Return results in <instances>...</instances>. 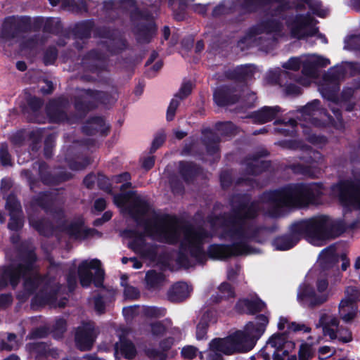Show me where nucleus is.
<instances>
[{"label": "nucleus", "instance_id": "obj_40", "mask_svg": "<svg viewBox=\"0 0 360 360\" xmlns=\"http://www.w3.org/2000/svg\"><path fill=\"white\" fill-rule=\"evenodd\" d=\"M34 350L37 352H42L47 356H52L56 358L58 356V351L56 349L47 348V346L44 343H37L34 346Z\"/></svg>", "mask_w": 360, "mask_h": 360}, {"label": "nucleus", "instance_id": "obj_60", "mask_svg": "<svg viewBox=\"0 0 360 360\" xmlns=\"http://www.w3.org/2000/svg\"><path fill=\"white\" fill-rule=\"evenodd\" d=\"M285 91L288 95H297L300 93V88L294 84H289L285 86Z\"/></svg>", "mask_w": 360, "mask_h": 360}, {"label": "nucleus", "instance_id": "obj_32", "mask_svg": "<svg viewBox=\"0 0 360 360\" xmlns=\"http://www.w3.org/2000/svg\"><path fill=\"white\" fill-rule=\"evenodd\" d=\"M341 301L338 305V313L341 319L345 323L352 322L357 314V307L353 305L344 304L341 307Z\"/></svg>", "mask_w": 360, "mask_h": 360}, {"label": "nucleus", "instance_id": "obj_30", "mask_svg": "<svg viewBox=\"0 0 360 360\" xmlns=\"http://www.w3.org/2000/svg\"><path fill=\"white\" fill-rule=\"evenodd\" d=\"M341 305L360 302V287L349 285L345 288L344 297L340 300Z\"/></svg>", "mask_w": 360, "mask_h": 360}, {"label": "nucleus", "instance_id": "obj_39", "mask_svg": "<svg viewBox=\"0 0 360 360\" xmlns=\"http://www.w3.org/2000/svg\"><path fill=\"white\" fill-rule=\"evenodd\" d=\"M155 31L156 28L155 25L153 22H150L147 26L139 31V39L140 41H146L155 34Z\"/></svg>", "mask_w": 360, "mask_h": 360}, {"label": "nucleus", "instance_id": "obj_48", "mask_svg": "<svg viewBox=\"0 0 360 360\" xmlns=\"http://www.w3.org/2000/svg\"><path fill=\"white\" fill-rule=\"evenodd\" d=\"M269 76H271V79L272 82L282 84V77L287 75L286 71H282L280 68H276L269 72Z\"/></svg>", "mask_w": 360, "mask_h": 360}, {"label": "nucleus", "instance_id": "obj_56", "mask_svg": "<svg viewBox=\"0 0 360 360\" xmlns=\"http://www.w3.org/2000/svg\"><path fill=\"white\" fill-rule=\"evenodd\" d=\"M231 2L228 1L226 2H224L223 4L219 5L217 6L214 11L213 14L214 15L226 13L227 12V9H231Z\"/></svg>", "mask_w": 360, "mask_h": 360}, {"label": "nucleus", "instance_id": "obj_24", "mask_svg": "<svg viewBox=\"0 0 360 360\" xmlns=\"http://www.w3.org/2000/svg\"><path fill=\"white\" fill-rule=\"evenodd\" d=\"M67 234L74 239H84L89 236H91L94 231L87 230L83 226L82 219H79L75 222L71 223L65 229Z\"/></svg>", "mask_w": 360, "mask_h": 360}, {"label": "nucleus", "instance_id": "obj_61", "mask_svg": "<svg viewBox=\"0 0 360 360\" xmlns=\"http://www.w3.org/2000/svg\"><path fill=\"white\" fill-rule=\"evenodd\" d=\"M30 224L35 228L39 233L41 234H46V232L44 230V221H35L33 217L30 218Z\"/></svg>", "mask_w": 360, "mask_h": 360}, {"label": "nucleus", "instance_id": "obj_19", "mask_svg": "<svg viewBox=\"0 0 360 360\" xmlns=\"http://www.w3.org/2000/svg\"><path fill=\"white\" fill-rule=\"evenodd\" d=\"M6 208L9 211L11 219L8 228L18 230L22 226V210L20 202L14 196H9L6 201Z\"/></svg>", "mask_w": 360, "mask_h": 360}, {"label": "nucleus", "instance_id": "obj_45", "mask_svg": "<svg viewBox=\"0 0 360 360\" xmlns=\"http://www.w3.org/2000/svg\"><path fill=\"white\" fill-rule=\"evenodd\" d=\"M8 342L2 344V349L7 350H12L17 349L19 347V342L17 340L15 335L8 334L7 338Z\"/></svg>", "mask_w": 360, "mask_h": 360}, {"label": "nucleus", "instance_id": "obj_46", "mask_svg": "<svg viewBox=\"0 0 360 360\" xmlns=\"http://www.w3.org/2000/svg\"><path fill=\"white\" fill-rule=\"evenodd\" d=\"M0 165L4 166L11 165V158L8 153V147L6 144H1L0 147Z\"/></svg>", "mask_w": 360, "mask_h": 360}, {"label": "nucleus", "instance_id": "obj_31", "mask_svg": "<svg viewBox=\"0 0 360 360\" xmlns=\"http://www.w3.org/2000/svg\"><path fill=\"white\" fill-rule=\"evenodd\" d=\"M338 261L337 255L334 247H329L320 253L318 262L323 268H329L331 264Z\"/></svg>", "mask_w": 360, "mask_h": 360}, {"label": "nucleus", "instance_id": "obj_13", "mask_svg": "<svg viewBox=\"0 0 360 360\" xmlns=\"http://www.w3.org/2000/svg\"><path fill=\"white\" fill-rule=\"evenodd\" d=\"M316 21L309 15H297L288 22V27L292 37L300 39L316 36L323 44L327 43L326 38L318 33Z\"/></svg>", "mask_w": 360, "mask_h": 360}, {"label": "nucleus", "instance_id": "obj_43", "mask_svg": "<svg viewBox=\"0 0 360 360\" xmlns=\"http://www.w3.org/2000/svg\"><path fill=\"white\" fill-rule=\"evenodd\" d=\"M141 307L130 306L123 308L122 313L127 320H130L136 316H141L139 311Z\"/></svg>", "mask_w": 360, "mask_h": 360}, {"label": "nucleus", "instance_id": "obj_1", "mask_svg": "<svg viewBox=\"0 0 360 360\" xmlns=\"http://www.w3.org/2000/svg\"><path fill=\"white\" fill-rule=\"evenodd\" d=\"M115 204L123 213L129 214L144 229L145 233L129 231V247L144 258L153 260L156 246L146 242V235L152 239L168 243L180 241L178 262L188 268L206 259L203 245L211 234L202 228L181 225L169 216H160L152 210L146 200L134 192L121 193L114 196Z\"/></svg>", "mask_w": 360, "mask_h": 360}, {"label": "nucleus", "instance_id": "obj_28", "mask_svg": "<svg viewBox=\"0 0 360 360\" xmlns=\"http://www.w3.org/2000/svg\"><path fill=\"white\" fill-rule=\"evenodd\" d=\"M44 132V131L41 129H37L29 133L26 131H18L12 136L11 141L15 145H20L22 143L25 137L29 135L30 139L37 142L41 139Z\"/></svg>", "mask_w": 360, "mask_h": 360}, {"label": "nucleus", "instance_id": "obj_7", "mask_svg": "<svg viewBox=\"0 0 360 360\" xmlns=\"http://www.w3.org/2000/svg\"><path fill=\"white\" fill-rule=\"evenodd\" d=\"M330 64L329 59L316 54H306L299 57H292L283 63L285 70L297 71L302 67V76L297 80L302 86H308L317 76V68L326 67Z\"/></svg>", "mask_w": 360, "mask_h": 360}, {"label": "nucleus", "instance_id": "obj_49", "mask_svg": "<svg viewBox=\"0 0 360 360\" xmlns=\"http://www.w3.org/2000/svg\"><path fill=\"white\" fill-rule=\"evenodd\" d=\"M335 353V349L328 346H323L319 349L318 354L320 359H326Z\"/></svg>", "mask_w": 360, "mask_h": 360}, {"label": "nucleus", "instance_id": "obj_22", "mask_svg": "<svg viewBox=\"0 0 360 360\" xmlns=\"http://www.w3.org/2000/svg\"><path fill=\"white\" fill-rule=\"evenodd\" d=\"M192 291L191 286L184 282L174 284L167 292V298L174 302H181L187 298Z\"/></svg>", "mask_w": 360, "mask_h": 360}, {"label": "nucleus", "instance_id": "obj_25", "mask_svg": "<svg viewBox=\"0 0 360 360\" xmlns=\"http://www.w3.org/2000/svg\"><path fill=\"white\" fill-rule=\"evenodd\" d=\"M279 112L278 106L264 107L254 114L253 118L255 122L263 124L271 121Z\"/></svg>", "mask_w": 360, "mask_h": 360}, {"label": "nucleus", "instance_id": "obj_6", "mask_svg": "<svg viewBox=\"0 0 360 360\" xmlns=\"http://www.w3.org/2000/svg\"><path fill=\"white\" fill-rule=\"evenodd\" d=\"M316 269L311 270L306 281L298 290L297 300L305 307H314L326 302L330 297L329 284L324 275H318Z\"/></svg>", "mask_w": 360, "mask_h": 360}, {"label": "nucleus", "instance_id": "obj_55", "mask_svg": "<svg viewBox=\"0 0 360 360\" xmlns=\"http://www.w3.org/2000/svg\"><path fill=\"white\" fill-rule=\"evenodd\" d=\"M165 135L164 134H160L157 135L153 143L151 146V152H155L158 148H159L165 142Z\"/></svg>", "mask_w": 360, "mask_h": 360}, {"label": "nucleus", "instance_id": "obj_53", "mask_svg": "<svg viewBox=\"0 0 360 360\" xmlns=\"http://www.w3.org/2000/svg\"><path fill=\"white\" fill-rule=\"evenodd\" d=\"M66 323L63 319H60L56 321L54 325V336L56 338H59L60 334L63 333L65 330Z\"/></svg>", "mask_w": 360, "mask_h": 360}, {"label": "nucleus", "instance_id": "obj_4", "mask_svg": "<svg viewBox=\"0 0 360 360\" xmlns=\"http://www.w3.org/2000/svg\"><path fill=\"white\" fill-rule=\"evenodd\" d=\"M333 223L325 216L316 217L298 221L292 225L288 235L276 238L272 245L276 250H287L295 246L302 236L314 245H323L327 240L333 238L331 232Z\"/></svg>", "mask_w": 360, "mask_h": 360}, {"label": "nucleus", "instance_id": "obj_63", "mask_svg": "<svg viewBox=\"0 0 360 360\" xmlns=\"http://www.w3.org/2000/svg\"><path fill=\"white\" fill-rule=\"evenodd\" d=\"M308 140L314 144H322L326 142V139L323 136H317L314 134L308 135Z\"/></svg>", "mask_w": 360, "mask_h": 360}, {"label": "nucleus", "instance_id": "obj_64", "mask_svg": "<svg viewBox=\"0 0 360 360\" xmlns=\"http://www.w3.org/2000/svg\"><path fill=\"white\" fill-rule=\"evenodd\" d=\"M105 206H106L105 200L103 198L97 199L95 201L94 208L99 212L103 211L105 208Z\"/></svg>", "mask_w": 360, "mask_h": 360}, {"label": "nucleus", "instance_id": "obj_21", "mask_svg": "<svg viewBox=\"0 0 360 360\" xmlns=\"http://www.w3.org/2000/svg\"><path fill=\"white\" fill-rule=\"evenodd\" d=\"M264 307V302L257 296L251 297L250 299H240L236 305V309L238 312L247 314H253L262 310Z\"/></svg>", "mask_w": 360, "mask_h": 360}, {"label": "nucleus", "instance_id": "obj_57", "mask_svg": "<svg viewBox=\"0 0 360 360\" xmlns=\"http://www.w3.org/2000/svg\"><path fill=\"white\" fill-rule=\"evenodd\" d=\"M124 295L127 299H135L139 295V291L132 286H126L124 290Z\"/></svg>", "mask_w": 360, "mask_h": 360}, {"label": "nucleus", "instance_id": "obj_16", "mask_svg": "<svg viewBox=\"0 0 360 360\" xmlns=\"http://www.w3.org/2000/svg\"><path fill=\"white\" fill-rule=\"evenodd\" d=\"M320 101L314 100L309 103L301 110V117L307 122L314 126L320 127L322 124H332L333 120L323 109L319 108Z\"/></svg>", "mask_w": 360, "mask_h": 360}, {"label": "nucleus", "instance_id": "obj_9", "mask_svg": "<svg viewBox=\"0 0 360 360\" xmlns=\"http://www.w3.org/2000/svg\"><path fill=\"white\" fill-rule=\"evenodd\" d=\"M354 65L351 63H345L342 65L335 66L328 72L323 83L319 86V91L322 96L335 103H342L349 99L354 94V89L347 87L342 91V98L339 99L336 96L338 89V84L344 78L345 73L348 70L352 71Z\"/></svg>", "mask_w": 360, "mask_h": 360}, {"label": "nucleus", "instance_id": "obj_58", "mask_svg": "<svg viewBox=\"0 0 360 360\" xmlns=\"http://www.w3.org/2000/svg\"><path fill=\"white\" fill-rule=\"evenodd\" d=\"M297 148H300L302 150V149L306 151V153L309 155V157H303V158H305V159L309 158L310 160H315L320 156L319 153L312 150L309 147H305L302 145H300V143H299V146H297Z\"/></svg>", "mask_w": 360, "mask_h": 360}, {"label": "nucleus", "instance_id": "obj_12", "mask_svg": "<svg viewBox=\"0 0 360 360\" xmlns=\"http://www.w3.org/2000/svg\"><path fill=\"white\" fill-rule=\"evenodd\" d=\"M339 319L327 310H322L319 314L317 328H322L325 336L330 340H338L343 342H349L352 340V333L347 328L339 326Z\"/></svg>", "mask_w": 360, "mask_h": 360}, {"label": "nucleus", "instance_id": "obj_36", "mask_svg": "<svg viewBox=\"0 0 360 360\" xmlns=\"http://www.w3.org/2000/svg\"><path fill=\"white\" fill-rule=\"evenodd\" d=\"M248 169L252 174L260 172L268 167L269 164L259 158H254L245 163Z\"/></svg>", "mask_w": 360, "mask_h": 360}, {"label": "nucleus", "instance_id": "obj_3", "mask_svg": "<svg viewBox=\"0 0 360 360\" xmlns=\"http://www.w3.org/2000/svg\"><path fill=\"white\" fill-rule=\"evenodd\" d=\"M269 323L266 315H259L248 323L243 330H236L224 338L212 340L205 352L206 360H224L222 355L245 353L255 346Z\"/></svg>", "mask_w": 360, "mask_h": 360}, {"label": "nucleus", "instance_id": "obj_17", "mask_svg": "<svg viewBox=\"0 0 360 360\" xmlns=\"http://www.w3.org/2000/svg\"><path fill=\"white\" fill-rule=\"evenodd\" d=\"M91 270H94L96 276L95 285L98 286L103 277V271L101 268V262L96 259L83 261L78 267V274L80 283L83 287H87L92 281Z\"/></svg>", "mask_w": 360, "mask_h": 360}, {"label": "nucleus", "instance_id": "obj_11", "mask_svg": "<svg viewBox=\"0 0 360 360\" xmlns=\"http://www.w3.org/2000/svg\"><path fill=\"white\" fill-rule=\"evenodd\" d=\"M35 257L30 255V260L25 266H15L14 264L5 269L1 275L0 281V289L6 286L8 282L15 287L20 279L23 276L25 277V286L29 290L32 291L39 284L40 278L33 271V262Z\"/></svg>", "mask_w": 360, "mask_h": 360}, {"label": "nucleus", "instance_id": "obj_38", "mask_svg": "<svg viewBox=\"0 0 360 360\" xmlns=\"http://www.w3.org/2000/svg\"><path fill=\"white\" fill-rule=\"evenodd\" d=\"M307 4L312 12L318 16L324 17L328 13L327 8H323L319 0H307Z\"/></svg>", "mask_w": 360, "mask_h": 360}, {"label": "nucleus", "instance_id": "obj_18", "mask_svg": "<svg viewBox=\"0 0 360 360\" xmlns=\"http://www.w3.org/2000/svg\"><path fill=\"white\" fill-rule=\"evenodd\" d=\"M95 337L94 323L90 322L84 323L77 328L75 335L76 345L81 350H89L93 345Z\"/></svg>", "mask_w": 360, "mask_h": 360}, {"label": "nucleus", "instance_id": "obj_42", "mask_svg": "<svg viewBox=\"0 0 360 360\" xmlns=\"http://www.w3.org/2000/svg\"><path fill=\"white\" fill-rule=\"evenodd\" d=\"M345 49L348 50L360 49V36H350L345 41Z\"/></svg>", "mask_w": 360, "mask_h": 360}, {"label": "nucleus", "instance_id": "obj_10", "mask_svg": "<svg viewBox=\"0 0 360 360\" xmlns=\"http://www.w3.org/2000/svg\"><path fill=\"white\" fill-rule=\"evenodd\" d=\"M282 29L281 24L275 20L263 22L240 39L238 46L243 51L255 45L263 46V38L277 40L283 36Z\"/></svg>", "mask_w": 360, "mask_h": 360}, {"label": "nucleus", "instance_id": "obj_5", "mask_svg": "<svg viewBox=\"0 0 360 360\" xmlns=\"http://www.w3.org/2000/svg\"><path fill=\"white\" fill-rule=\"evenodd\" d=\"M323 193L319 184H296L279 191L265 193L262 198V207L266 205L272 210L271 215L279 214V208L302 207L319 203V197Z\"/></svg>", "mask_w": 360, "mask_h": 360}, {"label": "nucleus", "instance_id": "obj_26", "mask_svg": "<svg viewBox=\"0 0 360 360\" xmlns=\"http://www.w3.org/2000/svg\"><path fill=\"white\" fill-rule=\"evenodd\" d=\"M233 91L227 87H219L214 93V100L217 105L224 106L235 103Z\"/></svg>", "mask_w": 360, "mask_h": 360}, {"label": "nucleus", "instance_id": "obj_34", "mask_svg": "<svg viewBox=\"0 0 360 360\" xmlns=\"http://www.w3.org/2000/svg\"><path fill=\"white\" fill-rule=\"evenodd\" d=\"M139 311H141V316L148 318H159L165 315V309L163 308H158L156 307H141Z\"/></svg>", "mask_w": 360, "mask_h": 360}, {"label": "nucleus", "instance_id": "obj_14", "mask_svg": "<svg viewBox=\"0 0 360 360\" xmlns=\"http://www.w3.org/2000/svg\"><path fill=\"white\" fill-rule=\"evenodd\" d=\"M267 346L274 349V360H297L295 354H290L295 348L292 341L287 340L285 334L273 335L268 340Z\"/></svg>", "mask_w": 360, "mask_h": 360}, {"label": "nucleus", "instance_id": "obj_23", "mask_svg": "<svg viewBox=\"0 0 360 360\" xmlns=\"http://www.w3.org/2000/svg\"><path fill=\"white\" fill-rule=\"evenodd\" d=\"M217 321L215 311H209L203 314L200 322L196 327V338L198 340L206 338L207 328L210 324L216 323Z\"/></svg>", "mask_w": 360, "mask_h": 360}, {"label": "nucleus", "instance_id": "obj_59", "mask_svg": "<svg viewBox=\"0 0 360 360\" xmlns=\"http://www.w3.org/2000/svg\"><path fill=\"white\" fill-rule=\"evenodd\" d=\"M219 126V130L222 131V133L226 135L232 134L235 129L234 125L231 122L222 123Z\"/></svg>", "mask_w": 360, "mask_h": 360}, {"label": "nucleus", "instance_id": "obj_2", "mask_svg": "<svg viewBox=\"0 0 360 360\" xmlns=\"http://www.w3.org/2000/svg\"><path fill=\"white\" fill-rule=\"evenodd\" d=\"M258 202L241 204L233 210L231 217H210L208 224L221 240L229 241V245L214 244L209 247L208 255L214 259H224L231 256L255 253L249 243L256 234V229L250 221L257 214Z\"/></svg>", "mask_w": 360, "mask_h": 360}, {"label": "nucleus", "instance_id": "obj_52", "mask_svg": "<svg viewBox=\"0 0 360 360\" xmlns=\"http://www.w3.org/2000/svg\"><path fill=\"white\" fill-rule=\"evenodd\" d=\"M130 179V175L129 173H124L121 175L117 176L115 177V181L117 183H122L123 184L120 187V190L123 191L127 188H129L131 186V183L129 182Z\"/></svg>", "mask_w": 360, "mask_h": 360}, {"label": "nucleus", "instance_id": "obj_41", "mask_svg": "<svg viewBox=\"0 0 360 360\" xmlns=\"http://www.w3.org/2000/svg\"><path fill=\"white\" fill-rule=\"evenodd\" d=\"M313 354L311 346L307 343H302L299 349V360H309Z\"/></svg>", "mask_w": 360, "mask_h": 360}, {"label": "nucleus", "instance_id": "obj_47", "mask_svg": "<svg viewBox=\"0 0 360 360\" xmlns=\"http://www.w3.org/2000/svg\"><path fill=\"white\" fill-rule=\"evenodd\" d=\"M179 105V100L176 98L172 99L167 111V120L171 121L174 119L176 110Z\"/></svg>", "mask_w": 360, "mask_h": 360}, {"label": "nucleus", "instance_id": "obj_44", "mask_svg": "<svg viewBox=\"0 0 360 360\" xmlns=\"http://www.w3.org/2000/svg\"><path fill=\"white\" fill-rule=\"evenodd\" d=\"M254 69V67L252 65H245L237 68L236 72L239 77L245 79L250 77L253 75Z\"/></svg>", "mask_w": 360, "mask_h": 360}, {"label": "nucleus", "instance_id": "obj_27", "mask_svg": "<svg viewBox=\"0 0 360 360\" xmlns=\"http://www.w3.org/2000/svg\"><path fill=\"white\" fill-rule=\"evenodd\" d=\"M234 297L235 291L233 288L229 283L224 282L219 285L216 295H212V300L214 302L217 303L233 298Z\"/></svg>", "mask_w": 360, "mask_h": 360}, {"label": "nucleus", "instance_id": "obj_51", "mask_svg": "<svg viewBox=\"0 0 360 360\" xmlns=\"http://www.w3.org/2000/svg\"><path fill=\"white\" fill-rule=\"evenodd\" d=\"M192 90V84L191 82L184 83L179 89L178 94L174 98L182 99L188 96Z\"/></svg>", "mask_w": 360, "mask_h": 360}, {"label": "nucleus", "instance_id": "obj_62", "mask_svg": "<svg viewBox=\"0 0 360 360\" xmlns=\"http://www.w3.org/2000/svg\"><path fill=\"white\" fill-rule=\"evenodd\" d=\"M251 360H269V354L266 350L262 349L257 354L252 356Z\"/></svg>", "mask_w": 360, "mask_h": 360}, {"label": "nucleus", "instance_id": "obj_8", "mask_svg": "<svg viewBox=\"0 0 360 360\" xmlns=\"http://www.w3.org/2000/svg\"><path fill=\"white\" fill-rule=\"evenodd\" d=\"M24 18L9 16L4 19L0 27V42L8 46L18 44L22 49L34 47L38 39L35 35L22 33L20 29Z\"/></svg>", "mask_w": 360, "mask_h": 360}, {"label": "nucleus", "instance_id": "obj_35", "mask_svg": "<svg viewBox=\"0 0 360 360\" xmlns=\"http://www.w3.org/2000/svg\"><path fill=\"white\" fill-rule=\"evenodd\" d=\"M147 284L150 288H155L161 285L165 281V276L161 273L155 271H148L146 276Z\"/></svg>", "mask_w": 360, "mask_h": 360}, {"label": "nucleus", "instance_id": "obj_37", "mask_svg": "<svg viewBox=\"0 0 360 360\" xmlns=\"http://www.w3.org/2000/svg\"><path fill=\"white\" fill-rule=\"evenodd\" d=\"M47 113L51 122H60L65 118L63 112L56 106V102L50 103L47 108Z\"/></svg>", "mask_w": 360, "mask_h": 360}, {"label": "nucleus", "instance_id": "obj_50", "mask_svg": "<svg viewBox=\"0 0 360 360\" xmlns=\"http://www.w3.org/2000/svg\"><path fill=\"white\" fill-rule=\"evenodd\" d=\"M198 354V349L191 345L184 347L181 350V354L184 358L192 359Z\"/></svg>", "mask_w": 360, "mask_h": 360}, {"label": "nucleus", "instance_id": "obj_29", "mask_svg": "<svg viewBox=\"0 0 360 360\" xmlns=\"http://www.w3.org/2000/svg\"><path fill=\"white\" fill-rule=\"evenodd\" d=\"M287 328L288 331L290 332H297L303 331L304 333H309L310 328L304 323H300L296 322L290 323L288 319L285 317H280L278 322V328L281 330Z\"/></svg>", "mask_w": 360, "mask_h": 360}, {"label": "nucleus", "instance_id": "obj_33", "mask_svg": "<svg viewBox=\"0 0 360 360\" xmlns=\"http://www.w3.org/2000/svg\"><path fill=\"white\" fill-rule=\"evenodd\" d=\"M107 128L103 119L94 117L84 127V131L87 134H94L95 131L103 133Z\"/></svg>", "mask_w": 360, "mask_h": 360}, {"label": "nucleus", "instance_id": "obj_15", "mask_svg": "<svg viewBox=\"0 0 360 360\" xmlns=\"http://www.w3.org/2000/svg\"><path fill=\"white\" fill-rule=\"evenodd\" d=\"M332 192L338 197L345 209H360V187L354 188L346 184H340L332 187Z\"/></svg>", "mask_w": 360, "mask_h": 360}, {"label": "nucleus", "instance_id": "obj_54", "mask_svg": "<svg viewBox=\"0 0 360 360\" xmlns=\"http://www.w3.org/2000/svg\"><path fill=\"white\" fill-rule=\"evenodd\" d=\"M151 333L153 336L158 338L164 334L165 328L162 324L155 322L151 324Z\"/></svg>", "mask_w": 360, "mask_h": 360}, {"label": "nucleus", "instance_id": "obj_20", "mask_svg": "<svg viewBox=\"0 0 360 360\" xmlns=\"http://www.w3.org/2000/svg\"><path fill=\"white\" fill-rule=\"evenodd\" d=\"M118 335L120 337V341L115 345V357L118 360L122 357L129 359L134 358L136 354L134 344L126 339L124 335L121 334Z\"/></svg>", "mask_w": 360, "mask_h": 360}]
</instances>
